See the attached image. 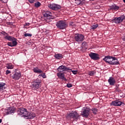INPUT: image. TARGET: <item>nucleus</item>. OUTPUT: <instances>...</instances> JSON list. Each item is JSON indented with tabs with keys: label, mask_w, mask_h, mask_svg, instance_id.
I'll return each mask as SVG.
<instances>
[{
	"label": "nucleus",
	"mask_w": 125,
	"mask_h": 125,
	"mask_svg": "<svg viewBox=\"0 0 125 125\" xmlns=\"http://www.w3.org/2000/svg\"><path fill=\"white\" fill-rule=\"evenodd\" d=\"M24 37H32V34L30 33H25L24 34Z\"/></svg>",
	"instance_id": "obj_32"
},
{
	"label": "nucleus",
	"mask_w": 125,
	"mask_h": 125,
	"mask_svg": "<svg viewBox=\"0 0 125 125\" xmlns=\"http://www.w3.org/2000/svg\"><path fill=\"white\" fill-rule=\"evenodd\" d=\"M69 26H73V22H69Z\"/></svg>",
	"instance_id": "obj_40"
},
{
	"label": "nucleus",
	"mask_w": 125,
	"mask_h": 125,
	"mask_svg": "<svg viewBox=\"0 0 125 125\" xmlns=\"http://www.w3.org/2000/svg\"><path fill=\"white\" fill-rule=\"evenodd\" d=\"M79 114L75 111H71L70 113L66 114V117L68 119L73 120V121H77L79 117Z\"/></svg>",
	"instance_id": "obj_3"
},
{
	"label": "nucleus",
	"mask_w": 125,
	"mask_h": 125,
	"mask_svg": "<svg viewBox=\"0 0 125 125\" xmlns=\"http://www.w3.org/2000/svg\"><path fill=\"white\" fill-rule=\"evenodd\" d=\"M41 5L42 4H41V3L39 2V1H37L35 3V7L36 8H39V7L41 6Z\"/></svg>",
	"instance_id": "obj_28"
},
{
	"label": "nucleus",
	"mask_w": 125,
	"mask_h": 125,
	"mask_svg": "<svg viewBox=\"0 0 125 125\" xmlns=\"http://www.w3.org/2000/svg\"><path fill=\"white\" fill-rule=\"evenodd\" d=\"M39 76L42 77L43 79H46L47 76L45 75V73H43L42 74H41Z\"/></svg>",
	"instance_id": "obj_30"
},
{
	"label": "nucleus",
	"mask_w": 125,
	"mask_h": 125,
	"mask_svg": "<svg viewBox=\"0 0 125 125\" xmlns=\"http://www.w3.org/2000/svg\"><path fill=\"white\" fill-rule=\"evenodd\" d=\"M76 1H79V3H78V5H83V1H85V0H75Z\"/></svg>",
	"instance_id": "obj_27"
},
{
	"label": "nucleus",
	"mask_w": 125,
	"mask_h": 125,
	"mask_svg": "<svg viewBox=\"0 0 125 125\" xmlns=\"http://www.w3.org/2000/svg\"><path fill=\"white\" fill-rule=\"evenodd\" d=\"M58 71L59 72H64V71H71V69L69 67H67L64 65H61L58 68Z\"/></svg>",
	"instance_id": "obj_13"
},
{
	"label": "nucleus",
	"mask_w": 125,
	"mask_h": 125,
	"mask_svg": "<svg viewBox=\"0 0 125 125\" xmlns=\"http://www.w3.org/2000/svg\"><path fill=\"white\" fill-rule=\"evenodd\" d=\"M21 76V73H18L17 72H15L11 74V78L16 81L19 80Z\"/></svg>",
	"instance_id": "obj_8"
},
{
	"label": "nucleus",
	"mask_w": 125,
	"mask_h": 125,
	"mask_svg": "<svg viewBox=\"0 0 125 125\" xmlns=\"http://www.w3.org/2000/svg\"><path fill=\"white\" fill-rule=\"evenodd\" d=\"M116 83V80L113 77H109V80H108V83L111 86H114Z\"/></svg>",
	"instance_id": "obj_16"
},
{
	"label": "nucleus",
	"mask_w": 125,
	"mask_h": 125,
	"mask_svg": "<svg viewBox=\"0 0 125 125\" xmlns=\"http://www.w3.org/2000/svg\"><path fill=\"white\" fill-rule=\"evenodd\" d=\"M91 110L92 111H93V113L94 115L97 114V113H98V109H97V108H93L91 109Z\"/></svg>",
	"instance_id": "obj_25"
},
{
	"label": "nucleus",
	"mask_w": 125,
	"mask_h": 125,
	"mask_svg": "<svg viewBox=\"0 0 125 125\" xmlns=\"http://www.w3.org/2000/svg\"><path fill=\"white\" fill-rule=\"evenodd\" d=\"M54 57H55V58H56V60H60L63 58V55H62L61 54H56L54 56Z\"/></svg>",
	"instance_id": "obj_23"
},
{
	"label": "nucleus",
	"mask_w": 125,
	"mask_h": 125,
	"mask_svg": "<svg viewBox=\"0 0 125 125\" xmlns=\"http://www.w3.org/2000/svg\"><path fill=\"white\" fill-rule=\"evenodd\" d=\"M57 76L59 77V79L64 81L65 82H68V80L64 77V73L59 72L57 73Z\"/></svg>",
	"instance_id": "obj_15"
},
{
	"label": "nucleus",
	"mask_w": 125,
	"mask_h": 125,
	"mask_svg": "<svg viewBox=\"0 0 125 125\" xmlns=\"http://www.w3.org/2000/svg\"><path fill=\"white\" fill-rule=\"evenodd\" d=\"M74 40L76 42H83L84 40V36L82 34L76 33L74 34Z\"/></svg>",
	"instance_id": "obj_4"
},
{
	"label": "nucleus",
	"mask_w": 125,
	"mask_h": 125,
	"mask_svg": "<svg viewBox=\"0 0 125 125\" xmlns=\"http://www.w3.org/2000/svg\"><path fill=\"white\" fill-rule=\"evenodd\" d=\"M123 2L125 3V0H123Z\"/></svg>",
	"instance_id": "obj_46"
},
{
	"label": "nucleus",
	"mask_w": 125,
	"mask_h": 125,
	"mask_svg": "<svg viewBox=\"0 0 125 125\" xmlns=\"http://www.w3.org/2000/svg\"><path fill=\"white\" fill-rule=\"evenodd\" d=\"M4 39L8 40V41H13L17 40V39H16V38L13 37L12 36H5Z\"/></svg>",
	"instance_id": "obj_20"
},
{
	"label": "nucleus",
	"mask_w": 125,
	"mask_h": 125,
	"mask_svg": "<svg viewBox=\"0 0 125 125\" xmlns=\"http://www.w3.org/2000/svg\"><path fill=\"white\" fill-rule=\"evenodd\" d=\"M110 10H113L114 11H117L119 9V6H117L116 4L112 5L110 6Z\"/></svg>",
	"instance_id": "obj_24"
},
{
	"label": "nucleus",
	"mask_w": 125,
	"mask_h": 125,
	"mask_svg": "<svg viewBox=\"0 0 125 125\" xmlns=\"http://www.w3.org/2000/svg\"><path fill=\"white\" fill-rule=\"evenodd\" d=\"M108 64L111 65H118L119 64V62L118 61L117 59H116V58L115 59L111 61V62L108 63Z\"/></svg>",
	"instance_id": "obj_18"
},
{
	"label": "nucleus",
	"mask_w": 125,
	"mask_h": 125,
	"mask_svg": "<svg viewBox=\"0 0 125 125\" xmlns=\"http://www.w3.org/2000/svg\"><path fill=\"white\" fill-rule=\"evenodd\" d=\"M125 19V16L124 15L121 16L119 18H114L113 20H112V22L116 23V24H120L122 23L124 20Z\"/></svg>",
	"instance_id": "obj_6"
},
{
	"label": "nucleus",
	"mask_w": 125,
	"mask_h": 125,
	"mask_svg": "<svg viewBox=\"0 0 125 125\" xmlns=\"http://www.w3.org/2000/svg\"><path fill=\"white\" fill-rule=\"evenodd\" d=\"M82 46H87V43L85 42H83V43H82Z\"/></svg>",
	"instance_id": "obj_38"
},
{
	"label": "nucleus",
	"mask_w": 125,
	"mask_h": 125,
	"mask_svg": "<svg viewBox=\"0 0 125 125\" xmlns=\"http://www.w3.org/2000/svg\"><path fill=\"white\" fill-rule=\"evenodd\" d=\"M90 0L93 1V0Z\"/></svg>",
	"instance_id": "obj_47"
},
{
	"label": "nucleus",
	"mask_w": 125,
	"mask_h": 125,
	"mask_svg": "<svg viewBox=\"0 0 125 125\" xmlns=\"http://www.w3.org/2000/svg\"><path fill=\"white\" fill-rule=\"evenodd\" d=\"M8 25H13V22H8Z\"/></svg>",
	"instance_id": "obj_42"
},
{
	"label": "nucleus",
	"mask_w": 125,
	"mask_h": 125,
	"mask_svg": "<svg viewBox=\"0 0 125 125\" xmlns=\"http://www.w3.org/2000/svg\"><path fill=\"white\" fill-rule=\"evenodd\" d=\"M52 15V13L50 11H47L43 12V17H44V18H46V19H50Z\"/></svg>",
	"instance_id": "obj_14"
},
{
	"label": "nucleus",
	"mask_w": 125,
	"mask_h": 125,
	"mask_svg": "<svg viewBox=\"0 0 125 125\" xmlns=\"http://www.w3.org/2000/svg\"><path fill=\"white\" fill-rule=\"evenodd\" d=\"M36 0H29V2L30 3H33V2H35Z\"/></svg>",
	"instance_id": "obj_41"
},
{
	"label": "nucleus",
	"mask_w": 125,
	"mask_h": 125,
	"mask_svg": "<svg viewBox=\"0 0 125 125\" xmlns=\"http://www.w3.org/2000/svg\"><path fill=\"white\" fill-rule=\"evenodd\" d=\"M89 56L90 57L91 59L93 61H98L100 59V58H99V55L97 53L91 52L89 54Z\"/></svg>",
	"instance_id": "obj_9"
},
{
	"label": "nucleus",
	"mask_w": 125,
	"mask_h": 125,
	"mask_svg": "<svg viewBox=\"0 0 125 125\" xmlns=\"http://www.w3.org/2000/svg\"><path fill=\"white\" fill-rule=\"evenodd\" d=\"M122 105H125V103L121 102L119 100L112 101L111 103H110L111 106H120Z\"/></svg>",
	"instance_id": "obj_11"
},
{
	"label": "nucleus",
	"mask_w": 125,
	"mask_h": 125,
	"mask_svg": "<svg viewBox=\"0 0 125 125\" xmlns=\"http://www.w3.org/2000/svg\"><path fill=\"white\" fill-rule=\"evenodd\" d=\"M6 68H7L8 69H13V65H12V64L8 65L6 66Z\"/></svg>",
	"instance_id": "obj_31"
},
{
	"label": "nucleus",
	"mask_w": 125,
	"mask_h": 125,
	"mask_svg": "<svg viewBox=\"0 0 125 125\" xmlns=\"http://www.w3.org/2000/svg\"><path fill=\"white\" fill-rule=\"evenodd\" d=\"M11 73V71L10 70H6V75H8L9 74H10Z\"/></svg>",
	"instance_id": "obj_39"
},
{
	"label": "nucleus",
	"mask_w": 125,
	"mask_h": 125,
	"mask_svg": "<svg viewBox=\"0 0 125 125\" xmlns=\"http://www.w3.org/2000/svg\"><path fill=\"white\" fill-rule=\"evenodd\" d=\"M42 83V80L40 79H37L34 81V83L32 84V89L37 90L39 89L41 86L40 83Z\"/></svg>",
	"instance_id": "obj_5"
},
{
	"label": "nucleus",
	"mask_w": 125,
	"mask_h": 125,
	"mask_svg": "<svg viewBox=\"0 0 125 125\" xmlns=\"http://www.w3.org/2000/svg\"><path fill=\"white\" fill-rule=\"evenodd\" d=\"M90 108H83V111H82V113L81 114V115H82V116L83 117L87 118L88 117V115L90 114Z\"/></svg>",
	"instance_id": "obj_10"
},
{
	"label": "nucleus",
	"mask_w": 125,
	"mask_h": 125,
	"mask_svg": "<svg viewBox=\"0 0 125 125\" xmlns=\"http://www.w3.org/2000/svg\"><path fill=\"white\" fill-rule=\"evenodd\" d=\"M1 34H3L5 37L6 36H10L8 33H6L5 31H3L1 32Z\"/></svg>",
	"instance_id": "obj_33"
},
{
	"label": "nucleus",
	"mask_w": 125,
	"mask_h": 125,
	"mask_svg": "<svg viewBox=\"0 0 125 125\" xmlns=\"http://www.w3.org/2000/svg\"><path fill=\"white\" fill-rule=\"evenodd\" d=\"M71 72H72V74H74V75H76V74H77L78 73V71L77 70H72V69H71Z\"/></svg>",
	"instance_id": "obj_35"
},
{
	"label": "nucleus",
	"mask_w": 125,
	"mask_h": 125,
	"mask_svg": "<svg viewBox=\"0 0 125 125\" xmlns=\"http://www.w3.org/2000/svg\"><path fill=\"white\" fill-rule=\"evenodd\" d=\"M116 91L117 92H119L120 91V90H119V87H117L116 88Z\"/></svg>",
	"instance_id": "obj_43"
},
{
	"label": "nucleus",
	"mask_w": 125,
	"mask_h": 125,
	"mask_svg": "<svg viewBox=\"0 0 125 125\" xmlns=\"http://www.w3.org/2000/svg\"><path fill=\"white\" fill-rule=\"evenodd\" d=\"M6 83L3 82H0V91H3L6 89Z\"/></svg>",
	"instance_id": "obj_21"
},
{
	"label": "nucleus",
	"mask_w": 125,
	"mask_h": 125,
	"mask_svg": "<svg viewBox=\"0 0 125 125\" xmlns=\"http://www.w3.org/2000/svg\"><path fill=\"white\" fill-rule=\"evenodd\" d=\"M116 57H112L111 56H105L104 58L103 59V61L107 63L111 62L113 60H114Z\"/></svg>",
	"instance_id": "obj_12"
},
{
	"label": "nucleus",
	"mask_w": 125,
	"mask_h": 125,
	"mask_svg": "<svg viewBox=\"0 0 125 125\" xmlns=\"http://www.w3.org/2000/svg\"><path fill=\"white\" fill-rule=\"evenodd\" d=\"M29 25H30V23H27V22L25 23L24 28L28 29V27H27V26Z\"/></svg>",
	"instance_id": "obj_34"
},
{
	"label": "nucleus",
	"mask_w": 125,
	"mask_h": 125,
	"mask_svg": "<svg viewBox=\"0 0 125 125\" xmlns=\"http://www.w3.org/2000/svg\"><path fill=\"white\" fill-rule=\"evenodd\" d=\"M95 74H96V71L94 70L88 72V75H89L90 76H94Z\"/></svg>",
	"instance_id": "obj_26"
},
{
	"label": "nucleus",
	"mask_w": 125,
	"mask_h": 125,
	"mask_svg": "<svg viewBox=\"0 0 125 125\" xmlns=\"http://www.w3.org/2000/svg\"><path fill=\"white\" fill-rule=\"evenodd\" d=\"M32 70L33 71V72H34V73L36 74H41L43 73V71L41 70V69H39V68L38 67H35Z\"/></svg>",
	"instance_id": "obj_22"
},
{
	"label": "nucleus",
	"mask_w": 125,
	"mask_h": 125,
	"mask_svg": "<svg viewBox=\"0 0 125 125\" xmlns=\"http://www.w3.org/2000/svg\"><path fill=\"white\" fill-rule=\"evenodd\" d=\"M123 40H124V41L125 42V38L123 39Z\"/></svg>",
	"instance_id": "obj_45"
},
{
	"label": "nucleus",
	"mask_w": 125,
	"mask_h": 125,
	"mask_svg": "<svg viewBox=\"0 0 125 125\" xmlns=\"http://www.w3.org/2000/svg\"><path fill=\"white\" fill-rule=\"evenodd\" d=\"M12 42H8L7 45L10 47H15L18 44L17 40L11 41Z\"/></svg>",
	"instance_id": "obj_17"
},
{
	"label": "nucleus",
	"mask_w": 125,
	"mask_h": 125,
	"mask_svg": "<svg viewBox=\"0 0 125 125\" xmlns=\"http://www.w3.org/2000/svg\"><path fill=\"white\" fill-rule=\"evenodd\" d=\"M2 2H3V3H6L7 2H8V0H0Z\"/></svg>",
	"instance_id": "obj_37"
},
{
	"label": "nucleus",
	"mask_w": 125,
	"mask_h": 125,
	"mask_svg": "<svg viewBox=\"0 0 125 125\" xmlns=\"http://www.w3.org/2000/svg\"><path fill=\"white\" fill-rule=\"evenodd\" d=\"M15 110L16 109L14 108L10 107L6 111V114L7 115L14 114L15 112Z\"/></svg>",
	"instance_id": "obj_19"
},
{
	"label": "nucleus",
	"mask_w": 125,
	"mask_h": 125,
	"mask_svg": "<svg viewBox=\"0 0 125 125\" xmlns=\"http://www.w3.org/2000/svg\"><path fill=\"white\" fill-rule=\"evenodd\" d=\"M48 7H49V9H52L54 11L58 10L61 8L60 5L56 4V3L48 4Z\"/></svg>",
	"instance_id": "obj_7"
},
{
	"label": "nucleus",
	"mask_w": 125,
	"mask_h": 125,
	"mask_svg": "<svg viewBox=\"0 0 125 125\" xmlns=\"http://www.w3.org/2000/svg\"><path fill=\"white\" fill-rule=\"evenodd\" d=\"M66 87H67L68 88H71V87H73V85H72V84L70 83H68L66 84Z\"/></svg>",
	"instance_id": "obj_36"
},
{
	"label": "nucleus",
	"mask_w": 125,
	"mask_h": 125,
	"mask_svg": "<svg viewBox=\"0 0 125 125\" xmlns=\"http://www.w3.org/2000/svg\"><path fill=\"white\" fill-rule=\"evenodd\" d=\"M17 113L19 115L24 117V119L26 120L33 119L36 117V114L33 112H29L26 108L21 107L17 110Z\"/></svg>",
	"instance_id": "obj_1"
},
{
	"label": "nucleus",
	"mask_w": 125,
	"mask_h": 125,
	"mask_svg": "<svg viewBox=\"0 0 125 125\" xmlns=\"http://www.w3.org/2000/svg\"><path fill=\"white\" fill-rule=\"evenodd\" d=\"M99 26V25H98V24H96V25H94L92 26H91L90 28L92 30H96V29L98 27V26Z\"/></svg>",
	"instance_id": "obj_29"
},
{
	"label": "nucleus",
	"mask_w": 125,
	"mask_h": 125,
	"mask_svg": "<svg viewBox=\"0 0 125 125\" xmlns=\"http://www.w3.org/2000/svg\"><path fill=\"white\" fill-rule=\"evenodd\" d=\"M1 122H2L1 119H0V124L1 123Z\"/></svg>",
	"instance_id": "obj_44"
},
{
	"label": "nucleus",
	"mask_w": 125,
	"mask_h": 125,
	"mask_svg": "<svg viewBox=\"0 0 125 125\" xmlns=\"http://www.w3.org/2000/svg\"><path fill=\"white\" fill-rule=\"evenodd\" d=\"M56 26L59 30H64L67 28L68 25L66 21L61 20L56 22Z\"/></svg>",
	"instance_id": "obj_2"
}]
</instances>
